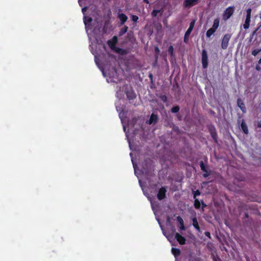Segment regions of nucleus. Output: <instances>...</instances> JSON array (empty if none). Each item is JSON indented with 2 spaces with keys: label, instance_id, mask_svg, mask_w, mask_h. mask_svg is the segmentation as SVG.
I'll list each match as a JSON object with an SVG mask.
<instances>
[{
  "label": "nucleus",
  "instance_id": "obj_1",
  "mask_svg": "<svg viewBox=\"0 0 261 261\" xmlns=\"http://www.w3.org/2000/svg\"><path fill=\"white\" fill-rule=\"evenodd\" d=\"M154 170V165L152 161L149 159L145 160L142 164V172L145 174L150 175Z\"/></svg>",
  "mask_w": 261,
  "mask_h": 261
},
{
  "label": "nucleus",
  "instance_id": "obj_2",
  "mask_svg": "<svg viewBox=\"0 0 261 261\" xmlns=\"http://www.w3.org/2000/svg\"><path fill=\"white\" fill-rule=\"evenodd\" d=\"M234 11V7L230 6L227 8L224 11L222 18L224 20H227L230 18Z\"/></svg>",
  "mask_w": 261,
  "mask_h": 261
},
{
  "label": "nucleus",
  "instance_id": "obj_3",
  "mask_svg": "<svg viewBox=\"0 0 261 261\" xmlns=\"http://www.w3.org/2000/svg\"><path fill=\"white\" fill-rule=\"evenodd\" d=\"M231 37V35L230 34H226L224 35L221 42V47L222 49H226L227 48Z\"/></svg>",
  "mask_w": 261,
  "mask_h": 261
},
{
  "label": "nucleus",
  "instance_id": "obj_4",
  "mask_svg": "<svg viewBox=\"0 0 261 261\" xmlns=\"http://www.w3.org/2000/svg\"><path fill=\"white\" fill-rule=\"evenodd\" d=\"M118 42V38L116 36L113 37L112 39L109 40L107 41L108 45L109 47L113 50H115L117 47L116 46V44Z\"/></svg>",
  "mask_w": 261,
  "mask_h": 261
},
{
  "label": "nucleus",
  "instance_id": "obj_5",
  "mask_svg": "<svg viewBox=\"0 0 261 261\" xmlns=\"http://www.w3.org/2000/svg\"><path fill=\"white\" fill-rule=\"evenodd\" d=\"M167 189L166 187H162L159 190L157 194V198L159 200H162L166 198Z\"/></svg>",
  "mask_w": 261,
  "mask_h": 261
},
{
  "label": "nucleus",
  "instance_id": "obj_6",
  "mask_svg": "<svg viewBox=\"0 0 261 261\" xmlns=\"http://www.w3.org/2000/svg\"><path fill=\"white\" fill-rule=\"evenodd\" d=\"M200 0H184L183 6L185 8H190L198 4Z\"/></svg>",
  "mask_w": 261,
  "mask_h": 261
},
{
  "label": "nucleus",
  "instance_id": "obj_7",
  "mask_svg": "<svg viewBox=\"0 0 261 261\" xmlns=\"http://www.w3.org/2000/svg\"><path fill=\"white\" fill-rule=\"evenodd\" d=\"M207 52L205 50L203 49L202 51L201 61L202 67L203 68H206L208 66V59H207Z\"/></svg>",
  "mask_w": 261,
  "mask_h": 261
},
{
  "label": "nucleus",
  "instance_id": "obj_8",
  "mask_svg": "<svg viewBox=\"0 0 261 261\" xmlns=\"http://www.w3.org/2000/svg\"><path fill=\"white\" fill-rule=\"evenodd\" d=\"M209 131L214 142L217 143L218 136L215 127L214 126L210 127L209 128Z\"/></svg>",
  "mask_w": 261,
  "mask_h": 261
},
{
  "label": "nucleus",
  "instance_id": "obj_9",
  "mask_svg": "<svg viewBox=\"0 0 261 261\" xmlns=\"http://www.w3.org/2000/svg\"><path fill=\"white\" fill-rule=\"evenodd\" d=\"M175 238L177 240V241L180 245H185L186 244V240L185 237L182 236L179 233L176 232L175 234Z\"/></svg>",
  "mask_w": 261,
  "mask_h": 261
},
{
  "label": "nucleus",
  "instance_id": "obj_10",
  "mask_svg": "<svg viewBox=\"0 0 261 261\" xmlns=\"http://www.w3.org/2000/svg\"><path fill=\"white\" fill-rule=\"evenodd\" d=\"M158 116L156 114L152 113L150 115L149 119L147 121V123L149 124H155L158 120Z\"/></svg>",
  "mask_w": 261,
  "mask_h": 261
},
{
  "label": "nucleus",
  "instance_id": "obj_11",
  "mask_svg": "<svg viewBox=\"0 0 261 261\" xmlns=\"http://www.w3.org/2000/svg\"><path fill=\"white\" fill-rule=\"evenodd\" d=\"M195 22H196V20L195 19H193L191 21V22L190 23L189 27L188 29V30H187V31L186 32L185 35H187L188 36H190L192 31H193V30L194 29V27L195 24Z\"/></svg>",
  "mask_w": 261,
  "mask_h": 261
},
{
  "label": "nucleus",
  "instance_id": "obj_12",
  "mask_svg": "<svg viewBox=\"0 0 261 261\" xmlns=\"http://www.w3.org/2000/svg\"><path fill=\"white\" fill-rule=\"evenodd\" d=\"M118 18L120 20L121 25H123L128 19L127 16L124 13H119Z\"/></svg>",
  "mask_w": 261,
  "mask_h": 261
},
{
  "label": "nucleus",
  "instance_id": "obj_13",
  "mask_svg": "<svg viewBox=\"0 0 261 261\" xmlns=\"http://www.w3.org/2000/svg\"><path fill=\"white\" fill-rule=\"evenodd\" d=\"M237 105L243 113H245L246 112L245 105L243 100L241 98L238 99Z\"/></svg>",
  "mask_w": 261,
  "mask_h": 261
},
{
  "label": "nucleus",
  "instance_id": "obj_14",
  "mask_svg": "<svg viewBox=\"0 0 261 261\" xmlns=\"http://www.w3.org/2000/svg\"><path fill=\"white\" fill-rule=\"evenodd\" d=\"M192 225L193 227L198 231L201 232V229L199 227L197 218L196 217H193L192 219Z\"/></svg>",
  "mask_w": 261,
  "mask_h": 261
},
{
  "label": "nucleus",
  "instance_id": "obj_15",
  "mask_svg": "<svg viewBox=\"0 0 261 261\" xmlns=\"http://www.w3.org/2000/svg\"><path fill=\"white\" fill-rule=\"evenodd\" d=\"M127 98L129 100H133L136 97V94L133 91H127L126 92Z\"/></svg>",
  "mask_w": 261,
  "mask_h": 261
},
{
  "label": "nucleus",
  "instance_id": "obj_16",
  "mask_svg": "<svg viewBox=\"0 0 261 261\" xmlns=\"http://www.w3.org/2000/svg\"><path fill=\"white\" fill-rule=\"evenodd\" d=\"M177 221L180 224L179 229L180 230H185L186 227L184 225V220L180 216L177 217Z\"/></svg>",
  "mask_w": 261,
  "mask_h": 261
},
{
  "label": "nucleus",
  "instance_id": "obj_17",
  "mask_svg": "<svg viewBox=\"0 0 261 261\" xmlns=\"http://www.w3.org/2000/svg\"><path fill=\"white\" fill-rule=\"evenodd\" d=\"M241 128L244 134L246 135L248 134V126L244 120L241 122Z\"/></svg>",
  "mask_w": 261,
  "mask_h": 261
},
{
  "label": "nucleus",
  "instance_id": "obj_18",
  "mask_svg": "<svg viewBox=\"0 0 261 261\" xmlns=\"http://www.w3.org/2000/svg\"><path fill=\"white\" fill-rule=\"evenodd\" d=\"M219 23H220V19L219 18H217L215 19L214 20V23H213V26L211 28L216 31L219 26Z\"/></svg>",
  "mask_w": 261,
  "mask_h": 261
},
{
  "label": "nucleus",
  "instance_id": "obj_19",
  "mask_svg": "<svg viewBox=\"0 0 261 261\" xmlns=\"http://www.w3.org/2000/svg\"><path fill=\"white\" fill-rule=\"evenodd\" d=\"M171 251L172 254L174 255L175 257H177L180 254V250L179 249L172 248Z\"/></svg>",
  "mask_w": 261,
  "mask_h": 261
},
{
  "label": "nucleus",
  "instance_id": "obj_20",
  "mask_svg": "<svg viewBox=\"0 0 261 261\" xmlns=\"http://www.w3.org/2000/svg\"><path fill=\"white\" fill-rule=\"evenodd\" d=\"M128 27L126 25H124V27L122 29H121L119 32V36H123L125 33H126L128 30Z\"/></svg>",
  "mask_w": 261,
  "mask_h": 261
},
{
  "label": "nucleus",
  "instance_id": "obj_21",
  "mask_svg": "<svg viewBox=\"0 0 261 261\" xmlns=\"http://www.w3.org/2000/svg\"><path fill=\"white\" fill-rule=\"evenodd\" d=\"M250 19L251 18H246L245 23L243 24V28L244 29L246 30L248 29L249 28L250 26Z\"/></svg>",
  "mask_w": 261,
  "mask_h": 261
},
{
  "label": "nucleus",
  "instance_id": "obj_22",
  "mask_svg": "<svg viewBox=\"0 0 261 261\" xmlns=\"http://www.w3.org/2000/svg\"><path fill=\"white\" fill-rule=\"evenodd\" d=\"M200 167L201 170L204 172H207V168L205 166L204 164V162L202 161H201L199 163Z\"/></svg>",
  "mask_w": 261,
  "mask_h": 261
},
{
  "label": "nucleus",
  "instance_id": "obj_23",
  "mask_svg": "<svg viewBox=\"0 0 261 261\" xmlns=\"http://www.w3.org/2000/svg\"><path fill=\"white\" fill-rule=\"evenodd\" d=\"M201 203L200 201L197 199H194V206L196 209H199L200 207Z\"/></svg>",
  "mask_w": 261,
  "mask_h": 261
},
{
  "label": "nucleus",
  "instance_id": "obj_24",
  "mask_svg": "<svg viewBox=\"0 0 261 261\" xmlns=\"http://www.w3.org/2000/svg\"><path fill=\"white\" fill-rule=\"evenodd\" d=\"M216 31L213 30V29L212 28H210V29H208L207 31H206V37L207 38H210L211 36L214 34V33Z\"/></svg>",
  "mask_w": 261,
  "mask_h": 261
},
{
  "label": "nucleus",
  "instance_id": "obj_25",
  "mask_svg": "<svg viewBox=\"0 0 261 261\" xmlns=\"http://www.w3.org/2000/svg\"><path fill=\"white\" fill-rule=\"evenodd\" d=\"M115 51L121 55H125L126 54V50L124 49L117 47Z\"/></svg>",
  "mask_w": 261,
  "mask_h": 261
},
{
  "label": "nucleus",
  "instance_id": "obj_26",
  "mask_svg": "<svg viewBox=\"0 0 261 261\" xmlns=\"http://www.w3.org/2000/svg\"><path fill=\"white\" fill-rule=\"evenodd\" d=\"M159 13H161V15L162 13L160 10H153L151 12V15L152 17H155L157 16L158 14Z\"/></svg>",
  "mask_w": 261,
  "mask_h": 261
},
{
  "label": "nucleus",
  "instance_id": "obj_27",
  "mask_svg": "<svg viewBox=\"0 0 261 261\" xmlns=\"http://www.w3.org/2000/svg\"><path fill=\"white\" fill-rule=\"evenodd\" d=\"M179 109H180L179 107L178 106H176L173 107L171 108V111L173 113H176L179 112Z\"/></svg>",
  "mask_w": 261,
  "mask_h": 261
},
{
  "label": "nucleus",
  "instance_id": "obj_28",
  "mask_svg": "<svg viewBox=\"0 0 261 261\" xmlns=\"http://www.w3.org/2000/svg\"><path fill=\"white\" fill-rule=\"evenodd\" d=\"M92 21V18L90 17H84V22L85 25H87L88 23H90Z\"/></svg>",
  "mask_w": 261,
  "mask_h": 261
},
{
  "label": "nucleus",
  "instance_id": "obj_29",
  "mask_svg": "<svg viewBox=\"0 0 261 261\" xmlns=\"http://www.w3.org/2000/svg\"><path fill=\"white\" fill-rule=\"evenodd\" d=\"M192 193L193 194V198L194 199L196 198V197L199 196L201 194L199 190H197L196 191H192Z\"/></svg>",
  "mask_w": 261,
  "mask_h": 261
},
{
  "label": "nucleus",
  "instance_id": "obj_30",
  "mask_svg": "<svg viewBox=\"0 0 261 261\" xmlns=\"http://www.w3.org/2000/svg\"><path fill=\"white\" fill-rule=\"evenodd\" d=\"M261 51V48L259 49H254L252 51L251 54L254 56H256L258 53H259Z\"/></svg>",
  "mask_w": 261,
  "mask_h": 261
},
{
  "label": "nucleus",
  "instance_id": "obj_31",
  "mask_svg": "<svg viewBox=\"0 0 261 261\" xmlns=\"http://www.w3.org/2000/svg\"><path fill=\"white\" fill-rule=\"evenodd\" d=\"M252 10L251 8H248L246 10V18H251Z\"/></svg>",
  "mask_w": 261,
  "mask_h": 261
},
{
  "label": "nucleus",
  "instance_id": "obj_32",
  "mask_svg": "<svg viewBox=\"0 0 261 261\" xmlns=\"http://www.w3.org/2000/svg\"><path fill=\"white\" fill-rule=\"evenodd\" d=\"M168 51L169 54L171 56H173V53H174V48H173V46L170 45L168 47Z\"/></svg>",
  "mask_w": 261,
  "mask_h": 261
},
{
  "label": "nucleus",
  "instance_id": "obj_33",
  "mask_svg": "<svg viewBox=\"0 0 261 261\" xmlns=\"http://www.w3.org/2000/svg\"><path fill=\"white\" fill-rule=\"evenodd\" d=\"M139 17L138 16L135 15H132L131 16V19L134 22H137L138 20Z\"/></svg>",
  "mask_w": 261,
  "mask_h": 261
},
{
  "label": "nucleus",
  "instance_id": "obj_34",
  "mask_svg": "<svg viewBox=\"0 0 261 261\" xmlns=\"http://www.w3.org/2000/svg\"><path fill=\"white\" fill-rule=\"evenodd\" d=\"M161 100L164 102H166L167 101V97L165 95H162L160 97Z\"/></svg>",
  "mask_w": 261,
  "mask_h": 261
},
{
  "label": "nucleus",
  "instance_id": "obj_35",
  "mask_svg": "<svg viewBox=\"0 0 261 261\" xmlns=\"http://www.w3.org/2000/svg\"><path fill=\"white\" fill-rule=\"evenodd\" d=\"M189 36L186 35H184V41L185 43H188L189 42Z\"/></svg>",
  "mask_w": 261,
  "mask_h": 261
},
{
  "label": "nucleus",
  "instance_id": "obj_36",
  "mask_svg": "<svg viewBox=\"0 0 261 261\" xmlns=\"http://www.w3.org/2000/svg\"><path fill=\"white\" fill-rule=\"evenodd\" d=\"M210 172L207 171V172H204L203 174L204 177L206 178L210 175Z\"/></svg>",
  "mask_w": 261,
  "mask_h": 261
},
{
  "label": "nucleus",
  "instance_id": "obj_37",
  "mask_svg": "<svg viewBox=\"0 0 261 261\" xmlns=\"http://www.w3.org/2000/svg\"><path fill=\"white\" fill-rule=\"evenodd\" d=\"M204 234L205 236H206L207 237H208V238H211V233L210 232L208 231H205V233H204Z\"/></svg>",
  "mask_w": 261,
  "mask_h": 261
},
{
  "label": "nucleus",
  "instance_id": "obj_38",
  "mask_svg": "<svg viewBox=\"0 0 261 261\" xmlns=\"http://www.w3.org/2000/svg\"><path fill=\"white\" fill-rule=\"evenodd\" d=\"M87 7H85L83 8L82 9V12L84 14V13L87 11Z\"/></svg>",
  "mask_w": 261,
  "mask_h": 261
},
{
  "label": "nucleus",
  "instance_id": "obj_39",
  "mask_svg": "<svg viewBox=\"0 0 261 261\" xmlns=\"http://www.w3.org/2000/svg\"><path fill=\"white\" fill-rule=\"evenodd\" d=\"M149 77L151 81V82H152V81H153V75L151 73H150L149 74Z\"/></svg>",
  "mask_w": 261,
  "mask_h": 261
},
{
  "label": "nucleus",
  "instance_id": "obj_40",
  "mask_svg": "<svg viewBox=\"0 0 261 261\" xmlns=\"http://www.w3.org/2000/svg\"><path fill=\"white\" fill-rule=\"evenodd\" d=\"M257 126L258 128H261V121L257 122Z\"/></svg>",
  "mask_w": 261,
  "mask_h": 261
},
{
  "label": "nucleus",
  "instance_id": "obj_41",
  "mask_svg": "<svg viewBox=\"0 0 261 261\" xmlns=\"http://www.w3.org/2000/svg\"><path fill=\"white\" fill-rule=\"evenodd\" d=\"M201 204L203 207H206V205L204 203L203 200L201 201Z\"/></svg>",
  "mask_w": 261,
  "mask_h": 261
},
{
  "label": "nucleus",
  "instance_id": "obj_42",
  "mask_svg": "<svg viewBox=\"0 0 261 261\" xmlns=\"http://www.w3.org/2000/svg\"><path fill=\"white\" fill-rule=\"evenodd\" d=\"M256 69L257 70H260V67H259V65H257V66H256Z\"/></svg>",
  "mask_w": 261,
  "mask_h": 261
},
{
  "label": "nucleus",
  "instance_id": "obj_43",
  "mask_svg": "<svg viewBox=\"0 0 261 261\" xmlns=\"http://www.w3.org/2000/svg\"><path fill=\"white\" fill-rule=\"evenodd\" d=\"M143 2H144V3H146V4H147L149 3V1H148V0H143Z\"/></svg>",
  "mask_w": 261,
  "mask_h": 261
},
{
  "label": "nucleus",
  "instance_id": "obj_44",
  "mask_svg": "<svg viewBox=\"0 0 261 261\" xmlns=\"http://www.w3.org/2000/svg\"><path fill=\"white\" fill-rule=\"evenodd\" d=\"M155 50L156 52L159 51V48L158 47H156L155 48Z\"/></svg>",
  "mask_w": 261,
  "mask_h": 261
},
{
  "label": "nucleus",
  "instance_id": "obj_45",
  "mask_svg": "<svg viewBox=\"0 0 261 261\" xmlns=\"http://www.w3.org/2000/svg\"><path fill=\"white\" fill-rule=\"evenodd\" d=\"M245 216L246 218H248V217H249L248 214V213H245Z\"/></svg>",
  "mask_w": 261,
  "mask_h": 261
},
{
  "label": "nucleus",
  "instance_id": "obj_46",
  "mask_svg": "<svg viewBox=\"0 0 261 261\" xmlns=\"http://www.w3.org/2000/svg\"><path fill=\"white\" fill-rule=\"evenodd\" d=\"M258 64H261V58L259 59V60H258Z\"/></svg>",
  "mask_w": 261,
  "mask_h": 261
},
{
  "label": "nucleus",
  "instance_id": "obj_47",
  "mask_svg": "<svg viewBox=\"0 0 261 261\" xmlns=\"http://www.w3.org/2000/svg\"><path fill=\"white\" fill-rule=\"evenodd\" d=\"M257 30H255L254 31H253L252 34L254 35L256 33V32Z\"/></svg>",
  "mask_w": 261,
  "mask_h": 261
},
{
  "label": "nucleus",
  "instance_id": "obj_48",
  "mask_svg": "<svg viewBox=\"0 0 261 261\" xmlns=\"http://www.w3.org/2000/svg\"><path fill=\"white\" fill-rule=\"evenodd\" d=\"M125 129H126V128H125V126H124V127H123V129H124V131L125 130Z\"/></svg>",
  "mask_w": 261,
  "mask_h": 261
},
{
  "label": "nucleus",
  "instance_id": "obj_49",
  "mask_svg": "<svg viewBox=\"0 0 261 261\" xmlns=\"http://www.w3.org/2000/svg\"><path fill=\"white\" fill-rule=\"evenodd\" d=\"M260 18L261 19V11H260Z\"/></svg>",
  "mask_w": 261,
  "mask_h": 261
},
{
  "label": "nucleus",
  "instance_id": "obj_50",
  "mask_svg": "<svg viewBox=\"0 0 261 261\" xmlns=\"http://www.w3.org/2000/svg\"><path fill=\"white\" fill-rule=\"evenodd\" d=\"M130 35V33H128V34H127V35H128H128Z\"/></svg>",
  "mask_w": 261,
  "mask_h": 261
}]
</instances>
